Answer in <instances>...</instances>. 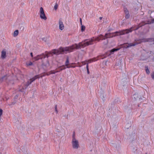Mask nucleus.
<instances>
[{
  "label": "nucleus",
  "mask_w": 154,
  "mask_h": 154,
  "mask_svg": "<svg viewBox=\"0 0 154 154\" xmlns=\"http://www.w3.org/2000/svg\"><path fill=\"white\" fill-rule=\"evenodd\" d=\"M59 25L60 29L61 30H63L64 28V26L63 24V23L60 20L59 21Z\"/></svg>",
  "instance_id": "obj_7"
},
{
  "label": "nucleus",
  "mask_w": 154,
  "mask_h": 154,
  "mask_svg": "<svg viewBox=\"0 0 154 154\" xmlns=\"http://www.w3.org/2000/svg\"><path fill=\"white\" fill-rule=\"evenodd\" d=\"M151 76L153 79H154V73H152L151 74Z\"/></svg>",
  "instance_id": "obj_18"
},
{
  "label": "nucleus",
  "mask_w": 154,
  "mask_h": 154,
  "mask_svg": "<svg viewBox=\"0 0 154 154\" xmlns=\"http://www.w3.org/2000/svg\"><path fill=\"white\" fill-rule=\"evenodd\" d=\"M72 144L74 148H77L79 146L78 142L75 139L72 140Z\"/></svg>",
  "instance_id": "obj_6"
},
{
  "label": "nucleus",
  "mask_w": 154,
  "mask_h": 154,
  "mask_svg": "<svg viewBox=\"0 0 154 154\" xmlns=\"http://www.w3.org/2000/svg\"><path fill=\"white\" fill-rule=\"evenodd\" d=\"M18 34V30H16L14 31V36H17Z\"/></svg>",
  "instance_id": "obj_10"
},
{
  "label": "nucleus",
  "mask_w": 154,
  "mask_h": 154,
  "mask_svg": "<svg viewBox=\"0 0 154 154\" xmlns=\"http://www.w3.org/2000/svg\"><path fill=\"white\" fill-rule=\"evenodd\" d=\"M147 23H145L144 22H142L140 24L139 27H137L136 28L132 27L129 29L123 30L112 33L106 34L104 36L100 35L97 37H93L91 39L88 40H86L84 42L79 43L78 45L75 44L69 47H66L64 48L61 47L59 50H53L49 52V57L52 56L54 54L58 55L64 53H66L67 52H71L75 49L83 48L87 46L93 44L100 40H103L107 38H111L116 36L122 35L131 32L132 30L137 29L140 27Z\"/></svg>",
  "instance_id": "obj_1"
},
{
  "label": "nucleus",
  "mask_w": 154,
  "mask_h": 154,
  "mask_svg": "<svg viewBox=\"0 0 154 154\" xmlns=\"http://www.w3.org/2000/svg\"><path fill=\"white\" fill-rule=\"evenodd\" d=\"M151 23H154V18L152 19V20H151Z\"/></svg>",
  "instance_id": "obj_20"
},
{
  "label": "nucleus",
  "mask_w": 154,
  "mask_h": 154,
  "mask_svg": "<svg viewBox=\"0 0 154 154\" xmlns=\"http://www.w3.org/2000/svg\"><path fill=\"white\" fill-rule=\"evenodd\" d=\"M102 17H100V19H102Z\"/></svg>",
  "instance_id": "obj_24"
},
{
  "label": "nucleus",
  "mask_w": 154,
  "mask_h": 154,
  "mask_svg": "<svg viewBox=\"0 0 154 154\" xmlns=\"http://www.w3.org/2000/svg\"><path fill=\"white\" fill-rule=\"evenodd\" d=\"M124 11L125 13V14L128 13V12L127 10V9L126 8H124Z\"/></svg>",
  "instance_id": "obj_13"
},
{
  "label": "nucleus",
  "mask_w": 154,
  "mask_h": 154,
  "mask_svg": "<svg viewBox=\"0 0 154 154\" xmlns=\"http://www.w3.org/2000/svg\"><path fill=\"white\" fill-rule=\"evenodd\" d=\"M58 5L56 4L54 6V8L55 10H56L57 8Z\"/></svg>",
  "instance_id": "obj_17"
},
{
  "label": "nucleus",
  "mask_w": 154,
  "mask_h": 154,
  "mask_svg": "<svg viewBox=\"0 0 154 154\" xmlns=\"http://www.w3.org/2000/svg\"><path fill=\"white\" fill-rule=\"evenodd\" d=\"M30 54H31V56L32 57H33V54H32V53H30Z\"/></svg>",
  "instance_id": "obj_22"
},
{
  "label": "nucleus",
  "mask_w": 154,
  "mask_h": 154,
  "mask_svg": "<svg viewBox=\"0 0 154 154\" xmlns=\"http://www.w3.org/2000/svg\"><path fill=\"white\" fill-rule=\"evenodd\" d=\"M80 22H81V23L82 24V19H81V18L80 19Z\"/></svg>",
  "instance_id": "obj_23"
},
{
  "label": "nucleus",
  "mask_w": 154,
  "mask_h": 154,
  "mask_svg": "<svg viewBox=\"0 0 154 154\" xmlns=\"http://www.w3.org/2000/svg\"><path fill=\"white\" fill-rule=\"evenodd\" d=\"M138 42H137L136 43H132L130 44H128L127 43L125 44L124 45V47L126 48H128V47L133 46L135 45L136 44H138L140 43L141 42H143V41H141L140 40L138 41Z\"/></svg>",
  "instance_id": "obj_5"
},
{
  "label": "nucleus",
  "mask_w": 154,
  "mask_h": 154,
  "mask_svg": "<svg viewBox=\"0 0 154 154\" xmlns=\"http://www.w3.org/2000/svg\"><path fill=\"white\" fill-rule=\"evenodd\" d=\"M86 68H87V70L88 73V74H89V69H88V64H87V65Z\"/></svg>",
  "instance_id": "obj_15"
},
{
  "label": "nucleus",
  "mask_w": 154,
  "mask_h": 154,
  "mask_svg": "<svg viewBox=\"0 0 154 154\" xmlns=\"http://www.w3.org/2000/svg\"><path fill=\"white\" fill-rule=\"evenodd\" d=\"M32 64V63L31 62H30L29 64H27V65H31Z\"/></svg>",
  "instance_id": "obj_21"
},
{
  "label": "nucleus",
  "mask_w": 154,
  "mask_h": 154,
  "mask_svg": "<svg viewBox=\"0 0 154 154\" xmlns=\"http://www.w3.org/2000/svg\"><path fill=\"white\" fill-rule=\"evenodd\" d=\"M75 64H76L75 63H69V58L67 57L65 63V66L63 65L59 67L58 69H60L59 70H58L57 69H56L55 70H51L50 72L47 73H44L39 75H36L34 77L30 79V82L29 83V84H31L35 79L40 77H42L43 76H45L46 75H48L52 74H54L57 72H58L60 71H61L63 69H64L66 68L65 66H66L67 68H69L71 67L74 68L76 66L75 65Z\"/></svg>",
  "instance_id": "obj_2"
},
{
  "label": "nucleus",
  "mask_w": 154,
  "mask_h": 154,
  "mask_svg": "<svg viewBox=\"0 0 154 154\" xmlns=\"http://www.w3.org/2000/svg\"><path fill=\"white\" fill-rule=\"evenodd\" d=\"M120 48H113L109 52L110 53V54H112V52L115 51H117L120 49ZM111 54H110L109 55Z\"/></svg>",
  "instance_id": "obj_9"
},
{
  "label": "nucleus",
  "mask_w": 154,
  "mask_h": 154,
  "mask_svg": "<svg viewBox=\"0 0 154 154\" xmlns=\"http://www.w3.org/2000/svg\"><path fill=\"white\" fill-rule=\"evenodd\" d=\"M125 14V17L126 18H129V13Z\"/></svg>",
  "instance_id": "obj_14"
},
{
  "label": "nucleus",
  "mask_w": 154,
  "mask_h": 154,
  "mask_svg": "<svg viewBox=\"0 0 154 154\" xmlns=\"http://www.w3.org/2000/svg\"><path fill=\"white\" fill-rule=\"evenodd\" d=\"M145 68H146L145 70H146V73L147 74H149V70L148 69V67H146Z\"/></svg>",
  "instance_id": "obj_11"
},
{
  "label": "nucleus",
  "mask_w": 154,
  "mask_h": 154,
  "mask_svg": "<svg viewBox=\"0 0 154 154\" xmlns=\"http://www.w3.org/2000/svg\"><path fill=\"white\" fill-rule=\"evenodd\" d=\"M40 16L41 18L44 20L47 19V17L45 15L44 10L42 7H41L40 9Z\"/></svg>",
  "instance_id": "obj_4"
},
{
  "label": "nucleus",
  "mask_w": 154,
  "mask_h": 154,
  "mask_svg": "<svg viewBox=\"0 0 154 154\" xmlns=\"http://www.w3.org/2000/svg\"><path fill=\"white\" fill-rule=\"evenodd\" d=\"M6 57V51L5 50H3L2 52V57L3 58H5Z\"/></svg>",
  "instance_id": "obj_8"
},
{
  "label": "nucleus",
  "mask_w": 154,
  "mask_h": 154,
  "mask_svg": "<svg viewBox=\"0 0 154 154\" xmlns=\"http://www.w3.org/2000/svg\"><path fill=\"white\" fill-rule=\"evenodd\" d=\"M75 132H74L73 134V140L75 139Z\"/></svg>",
  "instance_id": "obj_16"
},
{
  "label": "nucleus",
  "mask_w": 154,
  "mask_h": 154,
  "mask_svg": "<svg viewBox=\"0 0 154 154\" xmlns=\"http://www.w3.org/2000/svg\"><path fill=\"white\" fill-rule=\"evenodd\" d=\"M99 58L97 57H94L88 60H85V61L82 62L81 63H77L78 66L79 67H80L83 65H85L86 64H87V65H88V63H90L91 62L96 61Z\"/></svg>",
  "instance_id": "obj_3"
},
{
  "label": "nucleus",
  "mask_w": 154,
  "mask_h": 154,
  "mask_svg": "<svg viewBox=\"0 0 154 154\" xmlns=\"http://www.w3.org/2000/svg\"><path fill=\"white\" fill-rule=\"evenodd\" d=\"M85 26H81V30L82 31H84L85 29Z\"/></svg>",
  "instance_id": "obj_12"
},
{
  "label": "nucleus",
  "mask_w": 154,
  "mask_h": 154,
  "mask_svg": "<svg viewBox=\"0 0 154 154\" xmlns=\"http://www.w3.org/2000/svg\"><path fill=\"white\" fill-rule=\"evenodd\" d=\"M57 105H56L55 106V111L57 113L58 112L57 109Z\"/></svg>",
  "instance_id": "obj_19"
}]
</instances>
